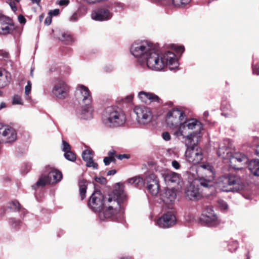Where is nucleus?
Here are the masks:
<instances>
[{"instance_id":"obj_4","label":"nucleus","mask_w":259,"mask_h":259,"mask_svg":"<svg viewBox=\"0 0 259 259\" xmlns=\"http://www.w3.org/2000/svg\"><path fill=\"white\" fill-rule=\"evenodd\" d=\"M124 111L117 106L107 107L102 116V122L108 128H115L123 125L126 121Z\"/></svg>"},{"instance_id":"obj_62","label":"nucleus","mask_w":259,"mask_h":259,"mask_svg":"<svg viewBox=\"0 0 259 259\" xmlns=\"http://www.w3.org/2000/svg\"><path fill=\"white\" fill-rule=\"evenodd\" d=\"M31 1L33 4L36 3L38 4L40 2V0H31Z\"/></svg>"},{"instance_id":"obj_33","label":"nucleus","mask_w":259,"mask_h":259,"mask_svg":"<svg viewBox=\"0 0 259 259\" xmlns=\"http://www.w3.org/2000/svg\"><path fill=\"white\" fill-rule=\"evenodd\" d=\"M50 183H51L49 177H48L47 176L43 175L40 177L36 184L33 186V187L35 188V187H44Z\"/></svg>"},{"instance_id":"obj_44","label":"nucleus","mask_w":259,"mask_h":259,"mask_svg":"<svg viewBox=\"0 0 259 259\" xmlns=\"http://www.w3.org/2000/svg\"><path fill=\"white\" fill-rule=\"evenodd\" d=\"M162 137L163 139L166 141H169L171 138L170 134L167 132H163L162 134Z\"/></svg>"},{"instance_id":"obj_9","label":"nucleus","mask_w":259,"mask_h":259,"mask_svg":"<svg viewBox=\"0 0 259 259\" xmlns=\"http://www.w3.org/2000/svg\"><path fill=\"white\" fill-rule=\"evenodd\" d=\"M198 143H191L186 145L187 149L185 152L186 160L193 164H198L203 157L202 149L197 146Z\"/></svg>"},{"instance_id":"obj_30","label":"nucleus","mask_w":259,"mask_h":259,"mask_svg":"<svg viewBox=\"0 0 259 259\" xmlns=\"http://www.w3.org/2000/svg\"><path fill=\"white\" fill-rule=\"evenodd\" d=\"M223 112L222 114L226 117H234L236 115V112L234 110L232 109L230 105L224 106L222 105V106Z\"/></svg>"},{"instance_id":"obj_1","label":"nucleus","mask_w":259,"mask_h":259,"mask_svg":"<svg viewBox=\"0 0 259 259\" xmlns=\"http://www.w3.org/2000/svg\"><path fill=\"white\" fill-rule=\"evenodd\" d=\"M126 199L122 188L114 190L112 193L105 197L100 191H96L90 197L89 206L95 212H98L101 220L114 219L122 212L121 204Z\"/></svg>"},{"instance_id":"obj_20","label":"nucleus","mask_w":259,"mask_h":259,"mask_svg":"<svg viewBox=\"0 0 259 259\" xmlns=\"http://www.w3.org/2000/svg\"><path fill=\"white\" fill-rule=\"evenodd\" d=\"M162 177L166 184L179 183L181 175L177 172L166 170L161 173Z\"/></svg>"},{"instance_id":"obj_39","label":"nucleus","mask_w":259,"mask_h":259,"mask_svg":"<svg viewBox=\"0 0 259 259\" xmlns=\"http://www.w3.org/2000/svg\"><path fill=\"white\" fill-rule=\"evenodd\" d=\"M31 82L30 80L27 81V84L25 87V95L26 96V99L29 100L30 97L28 96L29 94L30 93L31 90Z\"/></svg>"},{"instance_id":"obj_61","label":"nucleus","mask_w":259,"mask_h":259,"mask_svg":"<svg viewBox=\"0 0 259 259\" xmlns=\"http://www.w3.org/2000/svg\"><path fill=\"white\" fill-rule=\"evenodd\" d=\"M256 154L259 156V144L257 146L255 150Z\"/></svg>"},{"instance_id":"obj_16","label":"nucleus","mask_w":259,"mask_h":259,"mask_svg":"<svg viewBox=\"0 0 259 259\" xmlns=\"http://www.w3.org/2000/svg\"><path fill=\"white\" fill-rule=\"evenodd\" d=\"M0 137L6 142L15 141L17 138V134L12 127L8 125H0Z\"/></svg>"},{"instance_id":"obj_46","label":"nucleus","mask_w":259,"mask_h":259,"mask_svg":"<svg viewBox=\"0 0 259 259\" xmlns=\"http://www.w3.org/2000/svg\"><path fill=\"white\" fill-rule=\"evenodd\" d=\"M171 165L172 167L176 169H179L181 167L179 162L176 160L172 161Z\"/></svg>"},{"instance_id":"obj_13","label":"nucleus","mask_w":259,"mask_h":259,"mask_svg":"<svg viewBox=\"0 0 259 259\" xmlns=\"http://www.w3.org/2000/svg\"><path fill=\"white\" fill-rule=\"evenodd\" d=\"M230 166L236 169H240L243 166L245 165L248 162V157L243 153H235L231 154L229 158Z\"/></svg>"},{"instance_id":"obj_21","label":"nucleus","mask_w":259,"mask_h":259,"mask_svg":"<svg viewBox=\"0 0 259 259\" xmlns=\"http://www.w3.org/2000/svg\"><path fill=\"white\" fill-rule=\"evenodd\" d=\"M176 197V192L174 189H166L161 194V199L166 204H172L175 201Z\"/></svg>"},{"instance_id":"obj_59","label":"nucleus","mask_w":259,"mask_h":259,"mask_svg":"<svg viewBox=\"0 0 259 259\" xmlns=\"http://www.w3.org/2000/svg\"><path fill=\"white\" fill-rule=\"evenodd\" d=\"M116 170L112 169V170H109V171H108L107 175L108 176L114 175H115L116 174Z\"/></svg>"},{"instance_id":"obj_48","label":"nucleus","mask_w":259,"mask_h":259,"mask_svg":"<svg viewBox=\"0 0 259 259\" xmlns=\"http://www.w3.org/2000/svg\"><path fill=\"white\" fill-rule=\"evenodd\" d=\"M252 71L253 74L259 75V65H253L252 67Z\"/></svg>"},{"instance_id":"obj_19","label":"nucleus","mask_w":259,"mask_h":259,"mask_svg":"<svg viewBox=\"0 0 259 259\" xmlns=\"http://www.w3.org/2000/svg\"><path fill=\"white\" fill-rule=\"evenodd\" d=\"M14 26L11 20L6 17L0 18V34L6 35L12 32Z\"/></svg>"},{"instance_id":"obj_56","label":"nucleus","mask_w":259,"mask_h":259,"mask_svg":"<svg viewBox=\"0 0 259 259\" xmlns=\"http://www.w3.org/2000/svg\"><path fill=\"white\" fill-rule=\"evenodd\" d=\"M68 3V0H60L59 2V4L60 6L67 5Z\"/></svg>"},{"instance_id":"obj_12","label":"nucleus","mask_w":259,"mask_h":259,"mask_svg":"<svg viewBox=\"0 0 259 259\" xmlns=\"http://www.w3.org/2000/svg\"><path fill=\"white\" fill-rule=\"evenodd\" d=\"M155 225L159 228L166 229L174 226L177 222L176 217L171 212L164 213L161 217L155 221Z\"/></svg>"},{"instance_id":"obj_14","label":"nucleus","mask_w":259,"mask_h":259,"mask_svg":"<svg viewBox=\"0 0 259 259\" xmlns=\"http://www.w3.org/2000/svg\"><path fill=\"white\" fill-rule=\"evenodd\" d=\"M69 87L63 80H58L54 85L52 92L58 99H63L68 96Z\"/></svg>"},{"instance_id":"obj_3","label":"nucleus","mask_w":259,"mask_h":259,"mask_svg":"<svg viewBox=\"0 0 259 259\" xmlns=\"http://www.w3.org/2000/svg\"><path fill=\"white\" fill-rule=\"evenodd\" d=\"M144 64L154 71H161L166 66L170 70H175L179 65L176 55L173 52L167 51L160 54L155 48L144 61L143 65Z\"/></svg>"},{"instance_id":"obj_28","label":"nucleus","mask_w":259,"mask_h":259,"mask_svg":"<svg viewBox=\"0 0 259 259\" xmlns=\"http://www.w3.org/2000/svg\"><path fill=\"white\" fill-rule=\"evenodd\" d=\"M248 169L252 175L259 176V159H253L249 161Z\"/></svg>"},{"instance_id":"obj_10","label":"nucleus","mask_w":259,"mask_h":259,"mask_svg":"<svg viewBox=\"0 0 259 259\" xmlns=\"http://www.w3.org/2000/svg\"><path fill=\"white\" fill-rule=\"evenodd\" d=\"M75 97L78 103L83 105L90 104L92 102V94L88 87L81 84H78L75 91Z\"/></svg>"},{"instance_id":"obj_5","label":"nucleus","mask_w":259,"mask_h":259,"mask_svg":"<svg viewBox=\"0 0 259 259\" xmlns=\"http://www.w3.org/2000/svg\"><path fill=\"white\" fill-rule=\"evenodd\" d=\"M155 47L153 44L146 40H137L134 42L130 47V52L143 65Z\"/></svg>"},{"instance_id":"obj_64","label":"nucleus","mask_w":259,"mask_h":259,"mask_svg":"<svg viewBox=\"0 0 259 259\" xmlns=\"http://www.w3.org/2000/svg\"><path fill=\"white\" fill-rule=\"evenodd\" d=\"M235 245H236V248H235V249H237L238 247V244L237 243V242L235 243Z\"/></svg>"},{"instance_id":"obj_50","label":"nucleus","mask_w":259,"mask_h":259,"mask_svg":"<svg viewBox=\"0 0 259 259\" xmlns=\"http://www.w3.org/2000/svg\"><path fill=\"white\" fill-rule=\"evenodd\" d=\"M11 223H12V225L13 227H17L20 223V221L19 220H16L14 219H12L11 220Z\"/></svg>"},{"instance_id":"obj_18","label":"nucleus","mask_w":259,"mask_h":259,"mask_svg":"<svg viewBox=\"0 0 259 259\" xmlns=\"http://www.w3.org/2000/svg\"><path fill=\"white\" fill-rule=\"evenodd\" d=\"M91 17L96 21H107L112 17V13L107 8H102L94 10Z\"/></svg>"},{"instance_id":"obj_42","label":"nucleus","mask_w":259,"mask_h":259,"mask_svg":"<svg viewBox=\"0 0 259 259\" xmlns=\"http://www.w3.org/2000/svg\"><path fill=\"white\" fill-rule=\"evenodd\" d=\"M218 204L222 209L226 210L228 209V206L227 203L223 200H219L218 201Z\"/></svg>"},{"instance_id":"obj_63","label":"nucleus","mask_w":259,"mask_h":259,"mask_svg":"<svg viewBox=\"0 0 259 259\" xmlns=\"http://www.w3.org/2000/svg\"><path fill=\"white\" fill-rule=\"evenodd\" d=\"M127 99H128L130 101H131V100L133 99V95H129V96H128L127 97Z\"/></svg>"},{"instance_id":"obj_43","label":"nucleus","mask_w":259,"mask_h":259,"mask_svg":"<svg viewBox=\"0 0 259 259\" xmlns=\"http://www.w3.org/2000/svg\"><path fill=\"white\" fill-rule=\"evenodd\" d=\"M79 17V15L77 13H74L69 17V21L70 22H76L78 20Z\"/></svg>"},{"instance_id":"obj_37","label":"nucleus","mask_w":259,"mask_h":259,"mask_svg":"<svg viewBox=\"0 0 259 259\" xmlns=\"http://www.w3.org/2000/svg\"><path fill=\"white\" fill-rule=\"evenodd\" d=\"M20 204L18 201L14 200L9 202L7 207L12 210L17 211L20 209Z\"/></svg>"},{"instance_id":"obj_22","label":"nucleus","mask_w":259,"mask_h":259,"mask_svg":"<svg viewBox=\"0 0 259 259\" xmlns=\"http://www.w3.org/2000/svg\"><path fill=\"white\" fill-rule=\"evenodd\" d=\"M138 98L139 100L143 103H148L151 102H158L159 97L151 93L141 91L138 94Z\"/></svg>"},{"instance_id":"obj_60","label":"nucleus","mask_w":259,"mask_h":259,"mask_svg":"<svg viewBox=\"0 0 259 259\" xmlns=\"http://www.w3.org/2000/svg\"><path fill=\"white\" fill-rule=\"evenodd\" d=\"M6 107V104L4 102H2L0 104V110Z\"/></svg>"},{"instance_id":"obj_38","label":"nucleus","mask_w":259,"mask_h":259,"mask_svg":"<svg viewBox=\"0 0 259 259\" xmlns=\"http://www.w3.org/2000/svg\"><path fill=\"white\" fill-rule=\"evenodd\" d=\"M64 157L66 159L71 161H74L76 160V155L71 151L65 152Z\"/></svg>"},{"instance_id":"obj_34","label":"nucleus","mask_w":259,"mask_h":259,"mask_svg":"<svg viewBox=\"0 0 259 259\" xmlns=\"http://www.w3.org/2000/svg\"><path fill=\"white\" fill-rule=\"evenodd\" d=\"M207 179H200L199 180L200 185L201 186L205 188H210L212 187L213 184L212 181H213L214 177H210V176H206Z\"/></svg>"},{"instance_id":"obj_6","label":"nucleus","mask_w":259,"mask_h":259,"mask_svg":"<svg viewBox=\"0 0 259 259\" xmlns=\"http://www.w3.org/2000/svg\"><path fill=\"white\" fill-rule=\"evenodd\" d=\"M220 187L226 192H238L243 189L244 186L241 179L234 175H227L220 178Z\"/></svg>"},{"instance_id":"obj_41","label":"nucleus","mask_w":259,"mask_h":259,"mask_svg":"<svg viewBox=\"0 0 259 259\" xmlns=\"http://www.w3.org/2000/svg\"><path fill=\"white\" fill-rule=\"evenodd\" d=\"M61 149L65 152L71 151V147L70 145L65 141L63 140L61 145Z\"/></svg>"},{"instance_id":"obj_15","label":"nucleus","mask_w":259,"mask_h":259,"mask_svg":"<svg viewBox=\"0 0 259 259\" xmlns=\"http://www.w3.org/2000/svg\"><path fill=\"white\" fill-rule=\"evenodd\" d=\"M145 183L147 184L148 191L152 195H157L159 191V183L156 176L153 174L148 175L145 178Z\"/></svg>"},{"instance_id":"obj_8","label":"nucleus","mask_w":259,"mask_h":259,"mask_svg":"<svg viewBox=\"0 0 259 259\" xmlns=\"http://www.w3.org/2000/svg\"><path fill=\"white\" fill-rule=\"evenodd\" d=\"M134 112L136 115V121L140 125H146L152 120V112L147 106H136L134 109Z\"/></svg>"},{"instance_id":"obj_27","label":"nucleus","mask_w":259,"mask_h":259,"mask_svg":"<svg viewBox=\"0 0 259 259\" xmlns=\"http://www.w3.org/2000/svg\"><path fill=\"white\" fill-rule=\"evenodd\" d=\"M11 78L10 73L4 69H0V87L6 86L10 82Z\"/></svg>"},{"instance_id":"obj_52","label":"nucleus","mask_w":259,"mask_h":259,"mask_svg":"<svg viewBox=\"0 0 259 259\" xmlns=\"http://www.w3.org/2000/svg\"><path fill=\"white\" fill-rule=\"evenodd\" d=\"M52 22V17L50 15L45 19V23L47 25H49Z\"/></svg>"},{"instance_id":"obj_36","label":"nucleus","mask_w":259,"mask_h":259,"mask_svg":"<svg viewBox=\"0 0 259 259\" xmlns=\"http://www.w3.org/2000/svg\"><path fill=\"white\" fill-rule=\"evenodd\" d=\"M191 0H172V4L177 7H184L188 5Z\"/></svg>"},{"instance_id":"obj_57","label":"nucleus","mask_w":259,"mask_h":259,"mask_svg":"<svg viewBox=\"0 0 259 259\" xmlns=\"http://www.w3.org/2000/svg\"><path fill=\"white\" fill-rule=\"evenodd\" d=\"M176 51L178 53H183L184 51V46H179L176 48Z\"/></svg>"},{"instance_id":"obj_58","label":"nucleus","mask_w":259,"mask_h":259,"mask_svg":"<svg viewBox=\"0 0 259 259\" xmlns=\"http://www.w3.org/2000/svg\"><path fill=\"white\" fill-rule=\"evenodd\" d=\"M0 56H2L4 58H7L8 56V54L7 52L0 50Z\"/></svg>"},{"instance_id":"obj_2","label":"nucleus","mask_w":259,"mask_h":259,"mask_svg":"<svg viewBox=\"0 0 259 259\" xmlns=\"http://www.w3.org/2000/svg\"><path fill=\"white\" fill-rule=\"evenodd\" d=\"M202 123L194 118L187 119L180 124L174 132V135L181 140L185 145L191 143H198L202 137Z\"/></svg>"},{"instance_id":"obj_26","label":"nucleus","mask_w":259,"mask_h":259,"mask_svg":"<svg viewBox=\"0 0 259 259\" xmlns=\"http://www.w3.org/2000/svg\"><path fill=\"white\" fill-rule=\"evenodd\" d=\"M54 37L66 44H69L72 40V36L69 33L60 30L54 32Z\"/></svg>"},{"instance_id":"obj_47","label":"nucleus","mask_w":259,"mask_h":259,"mask_svg":"<svg viewBox=\"0 0 259 259\" xmlns=\"http://www.w3.org/2000/svg\"><path fill=\"white\" fill-rule=\"evenodd\" d=\"M114 160V159L107 156L104 158L103 161L105 165H108L112 161Z\"/></svg>"},{"instance_id":"obj_55","label":"nucleus","mask_w":259,"mask_h":259,"mask_svg":"<svg viewBox=\"0 0 259 259\" xmlns=\"http://www.w3.org/2000/svg\"><path fill=\"white\" fill-rule=\"evenodd\" d=\"M10 6L14 12H16L17 11V7L16 6V4L14 2H11L9 3Z\"/></svg>"},{"instance_id":"obj_7","label":"nucleus","mask_w":259,"mask_h":259,"mask_svg":"<svg viewBox=\"0 0 259 259\" xmlns=\"http://www.w3.org/2000/svg\"><path fill=\"white\" fill-rule=\"evenodd\" d=\"M187 119L185 112L179 108H173L166 115V122L171 128H175Z\"/></svg>"},{"instance_id":"obj_17","label":"nucleus","mask_w":259,"mask_h":259,"mask_svg":"<svg viewBox=\"0 0 259 259\" xmlns=\"http://www.w3.org/2000/svg\"><path fill=\"white\" fill-rule=\"evenodd\" d=\"M232 149V144L230 139H225L219 145V149L217 153L219 157L225 159H229L231 156Z\"/></svg>"},{"instance_id":"obj_53","label":"nucleus","mask_w":259,"mask_h":259,"mask_svg":"<svg viewBox=\"0 0 259 259\" xmlns=\"http://www.w3.org/2000/svg\"><path fill=\"white\" fill-rule=\"evenodd\" d=\"M116 157L120 160H122L124 158H128L129 155L127 154H119L116 155Z\"/></svg>"},{"instance_id":"obj_49","label":"nucleus","mask_w":259,"mask_h":259,"mask_svg":"<svg viewBox=\"0 0 259 259\" xmlns=\"http://www.w3.org/2000/svg\"><path fill=\"white\" fill-rule=\"evenodd\" d=\"M59 12H60L59 10L56 9L54 10L50 11L49 12V15L51 16V17H52V16H57L59 14Z\"/></svg>"},{"instance_id":"obj_54","label":"nucleus","mask_w":259,"mask_h":259,"mask_svg":"<svg viewBox=\"0 0 259 259\" xmlns=\"http://www.w3.org/2000/svg\"><path fill=\"white\" fill-rule=\"evenodd\" d=\"M19 22L21 24H24L26 22V19L23 16L20 15L18 17Z\"/></svg>"},{"instance_id":"obj_24","label":"nucleus","mask_w":259,"mask_h":259,"mask_svg":"<svg viewBox=\"0 0 259 259\" xmlns=\"http://www.w3.org/2000/svg\"><path fill=\"white\" fill-rule=\"evenodd\" d=\"M185 195L186 197L191 200H195L201 196L199 189L192 184L187 188Z\"/></svg>"},{"instance_id":"obj_25","label":"nucleus","mask_w":259,"mask_h":259,"mask_svg":"<svg viewBox=\"0 0 259 259\" xmlns=\"http://www.w3.org/2000/svg\"><path fill=\"white\" fill-rule=\"evenodd\" d=\"M82 157L84 161L86 162V165L88 167H93L94 168H97L98 164L94 162L93 158V152L90 150H84L82 154Z\"/></svg>"},{"instance_id":"obj_35","label":"nucleus","mask_w":259,"mask_h":259,"mask_svg":"<svg viewBox=\"0 0 259 259\" xmlns=\"http://www.w3.org/2000/svg\"><path fill=\"white\" fill-rule=\"evenodd\" d=\"M128 183L131 184H135L137 187H141L145 183V180H144L140 177H135L130 179L128 180Z\"/></svg>"},{"instance_id":"obj_31","label":"nucleus","mask_w":259,"mask_h":259,"mask_svg":"<svg viewBox=\"0 0 259 259\" xmlns=\"http://www.w3.org/2000/svg\"><path fill=\"white\" fill-rule=\"evenodd\" d=\"M200 168L203 169V172L207 175V176L214 177V172L212 167L208 163H204L200 165Z\"/></svg>"},{"instance_id":"obj_23","label":"nucleus","mask_w":259,"mask_h":259,"mask_svg":"<svg viewBox=\"0 0 259 259\" xmlns=\"http://www.w3.org/2000/svg\"><path fill=\"white\" fill-rule=\"evenodd\" d=\"M81 109L79 115L80 118L84 120H89L93 117V109L90 104L81 105Z\"/></svg>"},{"instance_id":"obj_11","label":"nucleus","mask_w":259,"mask_h":259,"mask_svg":"<svg viewBox=\"0 0 259 259\" xmlns=\"http://www.w3.org/2000/svg\"><path fill=\"white\" fill-rule=\"evenodd\" d=\"M200 222L208 227L218 225L220 221L218 217L211 207H207L200 217Z\"/></svg>"},{"instance_id":"obj_40","label":"nucleus","mask_w":259,"mask_h":259,"mask_svg":"<svg viewBox=\"0 0 259 259\" xmlns=\"http://www.w3.org/2000/svg\"><path fill=\"white\" fill-rule=\"evenodd\" d=\"M12 103L14 105H23L22 99L19 95H15L13 98Z\"/></svg>"},{"instance_id":"obj_51","label":"nucleus","mask_w":259,"mask_h":259,"mask_svg":"<svg viewBox=\"0 0 259 259\" xmlns=\"http://www.w3.org/2000/svg\"><path fill=\"white\" fill-rule=\"evenodd\" d=\"M115 151L114 149L110 150L108 153V157H110L115 160L114 154H115Z\"/></svg>"},{"instance_id":"obj_32","label":"nucleus","mask_w":259,"mask_h":259,"mask_svg":"<svg viewBox=\"0 0 259 259\" xmlns=\"http://www.w3.org/2000/svg\"><path fill=\"white\" fill-rule=\"evenodd\" d=\"M79 192L81 199L83 200L85 197L87 188V182L85 180H80L79 182Z\"/></svg>"},{"instance_id":"obj_29","label":"nucleus","mask_w":259,"mask_h":259,"mask_svg":"<svg viewBox=\"0 0 259 259\" xmlns=\"http://www.w3.org/2000/svg\"><path fill=\"white\" fill-rule=\"evenodd\" d=\"M47 176L49 177L51 183L59 182L62 178V173L56 169L51 171Z\"/></svg>"},{"instance_id":"obj_45","label":"nucleus","mask_w":259,"mask_h":259,"mask_svg":"<svg viewBox=\"0 0 259 259\" xmlns=\"http://www.w3.org/2000/svg\"><path fill=\"white\" fill-rule=\"evenodd\" d=\"M30 169V166L28 164H24L21 168V171L24 174L27 173Z\"/></svg>"}]
</instances>
